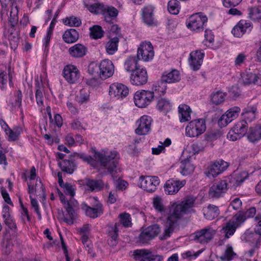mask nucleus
I'll use <instances>...</instances> for the list:
<instances>
[{"label": "nucleus", "mask_w": 261, "mask_h": 261, "mask_svg": "<svg viewBox=\"0 0 261 261\" xmlns=\"http://www.w3.org/2000/svg\"><path fill=\"white\" fill-rule=\"evenodd\" d=\"M195 198L187 197L181 201L170 203L166 221L164 224L163 231L160 234L161 240L170 238L173 232L178 228L179 221L184 215L193 213Z\"/></svg>", "instance_id": "obj_1"}, {"label": "nucleus", "mask_w": 261, "mask_h": 261, "mask_svg": "<svg viewBox=\"0 0 261 261\" xmlns=\"http://www.w3.org/2000/svg\"><path fill=\"white\" fill-rule=\"evenodd\" d=\"M94 156L99 162L100 166L107 169L113 177L119 171L117 166L120 157L117 151L102 150L101 152H95Z\"/></svg>", "instance_id": "obj_2"}, {"label": "nucleus", "mask_w": 261, "mask_h": 261, "mask_svg": "<svg viewBox=\"0 0 261 261\" xmlns=\"http://www.w3.org/2000/svg\"><path fill=\"white\" fill-rule=\"evenodd\" d=\"M58 195L61 202L64 204L66 208V213L64 215V221L68 224L71 225L73 223L74 220L76 218V214L73 209L77 204V202L74 199H71L70 202L65 198L63 193L57 189Z\"/></svg>", "instance_id": "obj_3"}, {"label": "nucleus", "mask_w": 261, "mask_h": 261, "mask_svg": "<svg viewBox=\"0 0 261 261\" xmlns=\"http://www.w3.org/2000/svg\"><path fill=\"white\" fill-rule=\"evenodd\" d=\"M207 17L202 12L191 15L186 21V26L191 31L199 32L203 31L207 22Z\"/></svg>", "instance_id": "obj_4"}, {"label": "nucleus", "mask_w": 261, "mask_h": 261, "mask_svg": "<svg viewBox=\"0 0 261 261\" xmlns=\"http://www.w3.org/2000/svg\"><path fill=\"white\" fill-rule=\"evenodd\" d=\"M206 124L203 119H197L189 122L185 128V135L189 138L198 137L206 130Z\"/></svg>", "instance_id": "obj_5"}, {"label": "nucleus", "mask_w": 261, "mask_h": 261, "mask_svg": "<svg viewBox=\"0 0 261 261\" xmlns=\"http://www.w3.org/2000/svg\"><path fill=\"white\" fill-rule=\"evenodd\" d=\"M160 183L158 176L141 175L139 177L138 187L148 193H153L156 191Z\"/></svg>", "instance_id": "obj_6"}, {"label": "nucleus", "mask_w": 261, "mask_h": 261, "mask_svg": "<svg viewBox=\"0 0 261 261\" xmlns=\"http://www.w3.org/2000/svg\"><path fill=\"white\" fill-rule=\"evenodd\" d=\"M154 99L153 92L150 90H140L134 94V102L136 106L144 108L149 106Z\"/></svg>", "instance_id": "obj_7"}, {"label": "nucleus", "mask_w": 261, "mask_h": 261, "mask_svg": "<svg viewBox=\"0 0 261 261\" xmlns=\"http://www.w3.org/2000/svg\"><path fill=\"white\" fill-rule=\"evenodd\" d=\"M129 93L128 87L122 83H114L109 86V95L112 99L121 101L129 95Z\"/></svg>", "instance_id": "obj_8"}, {"label": "nucleus", "mask_w": 261, "mask_h": 261, "mask_svg": "<svg viewBox=\"0 0 261 261\" xmlns=\"http://www.w3.org/2000/svg\"><path fill=\"white\" fill-rule=\"evenodd\" d=\"M245 221V218L241 214H236L223 227L221 231L225 234L226 238H229L235 232L236 229Z\"/></svg>", "instance_id": "obj_9"}, {"label": "nucleus", "mask_w": 261, "mask_h": 261, "mask_svg": "<svg viewBox=\"0 0 261 261\" xmlns=\"http://www.w3.org/2000/svg\"><path fill=\"white\" fill-rule=\"evenodd\" d=\"M137 58L144 62L151 61L154 56L153 47L149 41H143L139 45L137 49Z\"/></svg>", "instance_id": "obj_10"}, {"label": "nucleus", "mask_w": 261, "mask_h": 261, "mask_svg": "<svg viewBox=\"0 0 261 261\" xmlns=\"http://www.w3.org/2000/svg\"><path fill=\"white\" fill-rule=\"evenodd\" d=\"M2 12L7 11L10 8L9 21L12 24L16 23L18 19V10L15 0H0Z\"/></svg>", "instance_id": "obj_11"}, {"label": "nucleus", "mask_w": 261, "mask_h": 261, "mask_svg": "<svg viewBox=\"0 0 261 261\" xmlns=\"http://www.w3.org/2000/svg\"><path fill=\"white\" fill-rule=\"evenodd\" d=\"M151 118L147 115L141 116L137 121V128L135 132L138 135H146L149 133L151 129L152 123Z\"/></svg>", "instance_id": "obj_12"}, {"label": "nucleus", "mask_w": 261, "mask_h": 261, "mask_svg": "<svg viewBox=\"0 0 261 261\" xmlns=\"http://www.w3.org/2000/svg\"><path fill=\"white\" fill-rule=\"evenodd\" d=\"M95 203L93 205V207H90L86 203L82 204V209L84 211L86 216L92 218H95L103 213V210L102 204L97 200V198H92Z\"/></svg>", "instance_id": "obj_13"}, {"label": "nucleus", "mask_w": 261, "mask_h": 261, "mask_svg": "<svg viewBox=\"0 0 261 261\" xmlns=\"http://www.w3.org/2000/svg\"><path fill=\"white\" fill-rule=\"evenodd\" d=\"M253 29V24L249 21L241 20L232 28L231 33L237 38L242 37L245 34L249 33Z\"/></svg>", "instance_id": "obj_14"}, {"label": "nucleus", "mask_w": 261, "mask_h": 261, "mask_svg": "<svg viewBox=\"0 0 261 261\" xmlns=\"http://www.w3.org/2000/svg\"><path fill=\"white\" fill-rule=\"evenodd\" d=\"M228 167L227 162L223 160H219L211 164L205 171L209 178L214 177L224 171Z\"/></svg>", "instance_id": "obj_15"}, {"label": "nucleus", "mask_w": 261, "mask_h": 261, "mask_svg": "<svg viewBox=\"0 0 261 261\" xmlns=\"http://www.w3.org/2000/svg\"><path fill=\"white\" fill-rule=\"evenodd\" d=\"M63 75L67 82L70 84H74L79 79L80 72L76 66L68 64L64 67Z\"/></svg>", "instance_id": "obj_16"}, {"label": "nucleus", "mask_w": 261, "mask_h": 261, "mask_svg": "<svg viewBox=\"0 0 261 261\" xmlns=\"http://www.w3.org/2000/svg\"><path fill=\"white\" fill-rule=\"evenodd\" d=\"M148 74L145 68L141 67L132 73L130 76V82L133 85L141 86L146 84Z\"/></svg>", "instance_id": "obj_17"}, {"label": "nucleus", "mask_w": 261, "mask_h": 261, "mask_svg": "<svg viewBox=\"0 0 261 261\" xmlns=\"http://www.w3.org/2000/svg\"><path fill=\"white\" fill-rule=\"evenodd\" d=\"M160 231V226L158 224L149 226L141 232L139 238V241L146 243L155 237Z\"/></svg>", "instance_id": "obj_18"}, {"label": "nucleus", "mask_w": 261, "mask_h": 261, "mask_svg": "<svg viewBox=\"0 0 261 261\" xmlns=\"http://www.w3.org/2000/svg\"><path fill=\"white\" fill-rule=\"evenodd\" d=\"M204 53L202 50L192 51L189 58V64L191 69L194 71L199 70L202 64Z\"/></svg>", "instance_id": "obj_19"}, {"label": "nucleus", "mask_w": 261, "mask_h": 261, "mask_svg": "<svg viewBox=\"0 0 261 261\" xmlns=\"http://www.w3.org/2000/svg\"><path fill=\"white\" fill-rule=\"evenodd\" d=\"M240 111V108L238 107H233L229 109L219 119L218 121L219 125L221 127L226 126L237 118Z\"/></svg>", "instance_id": "obj_20"}, {"label": "nucleus", "mask_w": 261, "mask_h": 261, "mask_svg": "<svg viewBox=\"0 0 261 261\" xmlns=\"http://www.w3.org/2000/svg\"><path fill=\"white\" fill-rule=\"evenodd\" d=\"M101 78L107 79L112 76L115 70L113 62L108 59L101 61L98 66Z\"/></svg>", "instance_id": "obj_21"}, {"label": "nucleus", "mask_w": 261, "mask_h": 261, "mask_svg": "<svg viewBox=\"0 0 261 261\" xmlns=\"http://www.w3.org/2000/svg\"><path fill=\"white\" fill-rule=\"evenodd\" d=\"M216 231L214 229L207 227L196 232L194 233V240L198 242L205 244L210 241L215 234Z\"/></svg>", "instance_id": "obj_22"}, {"label": "nucleus", "mask_w": 261, "mask_h": 261, "mask_svg": "<svg viewBox=\"0 0 261 261\" xmlns=\"http://www.w3.org/2000/svg\"><path fill=\"white\" fill-rule=\"evenodd\" d=\"M227 187L224 180L214 184L209 190V196L213 198H218L226 193Z\"/></svg>", "instance_id": "obj_23"}, {"label": "nucleus", "mask_w": 261, "mask_h": 261, "mask_svg": "<svg viewBox=\"0 0 261 261\" xmlns=\"http://www.w3.org/2000/svg\"><path fill=\"white\" fill-rule=\"evenodd\" d=\"M186 184V181L174 180L170 179L166 181L164 186V190L168 195H173L177 193L179 190Z\"/></svg>", "instance_id": "obj_24"}, {"label": "nucleus", "mask_w": 261, "mask_h": 261, "mask_svg": "<svg viewBox=\"0 0 261 261\" xmlns=\"http://www.w3.org/2000/svg\"><path fill=\"white\" fill-rule=\"evenodd\" d=\"M192 158L187 156H184L182 154L180 158V173L184 176L192 174L195 169V166L191 163Z\"/></svg>", "instance_id": "obj_25"}, {"label": "nucleus", "mask_w": 261, "mask_h": 261, "mask_svg": "<svg viewBox=\"0 0 261 261\" xmlns=\"http://www.w3.org/2000/svg\"><path fill=\"white\" fill-rule=\"evenodd\" d=\"M87 47L81 43H77L71 46L68 50V54L73 58H81L87 53Z\"/></svg>", "instance_id": "obj_26"}, {"label": "nucleus", "mask_w": 261, "mask_h": 261, "mask_svg": "<svg viewBox=\"0 0 261 261\" xmlns=\"http://www.w3.org/2000/svg\"><path fill=\"white\" fill-rule=\"evenodd\" d=\"M57 176L59 185L62 188L63 192L67 196H69L71 198H73L75 194V186L68 182L64 183L62 179V173L61 172H58Z\"/></svg>", "instance_id": "obj_27"}, {"label": "nucleus", "mask_w": 261, "mask_h": 261, "mask_svg": "<svg viewBox=\"0 0 261 261\" xmlns=\"http://www.w3.org/2000/svg\"><path fill=\"white\" fill-rule=\"evenodd\" d=\"M161 80L166 84L176 83L180 81V74L176 69L166 71L163 73Z\"/></svg>", "instance_id": "obj_28"}, {"label": "nucleus", "mask_w": 261, "mask_h": 261, "mask_svg": "<svg viewBox=\"0 0 261 261\" xmlns=\"http://www.w3.org/2000/svg\"><path fill=\"white\" fill-rule=\"evenodd\" d=\"M204 147L201 143H195L187 146L182 151L184 156L192 157L204 150Z\"/></svg>", "instance_id": "obj_29"}, {"label": "nucleus", "mask_w": 261, "mask_h": 261, "mask_svg": "<svg viewBox=\"0 0 261 261\" xmlns=\"http://www.w3.org/2000/svg\"><path fill=\"white\" fill-rule=\"evenodd\" d=\"M179 119L180 122L189 121L191 119L192 110L190 107L186 104H180L178 107Z\"/></svg>", "instance_id": "obj_30"}, {"label": "nucleus", "mask_w": 261, "mask_h": 261, "mask_svg": "<svg viewBox=\"0 0 261 261\" xmlns=\"http://www.w3.org/2000/svg\"><path fill=\"white\" fill-rule=\"evenodd\" d=\"M247 137L249 141L254 143L261 140V125L250 127Z\"/></svg>", "instance_id": "obj_31"}, {"label": "nucleus", "mask_w": 261, "mask_h": 261, "mask_svg": "<svg viewBox=\"0 0 261 261\" xmlns=\"http://www.w3.org/2000/svg\"><path fill=\"white\" fill-rule=\"evenodd\" d=\"M84 4L91 13L94 14L98 13L103 9V5L98 3V0H84Z\"/></svg>", "instance_id": "obj_32"}, {"label": "nucleus", "mask_w": 261, "mask_h": 261, "mask_svg": "<svg viewBox=\"0 0 261 261\" xmlns=\"http://www.w3.org/2000/svg\"><path fill=\"white\" fill-rule=\"evenodd\" d=\"M140 67L138 65V60L135 56L127 58L124 62V68L128 72L133 73Z\"/></svg>", "instance_id": "obj_33"}, {"label": "nucleus", "mask_w": 261, "mask_h": 261, "mask_svg": "<svg viewBox=\"0 0 261 261\" xmlns=\"http://www.w3.org/2000/svg\"><path fill=\"white\" fill-rule=\"evenodd\" d=\"M119 39L115 37L110 38L105 44L106 53L110 55H113L118 50Z\"/></svg>", "instance_id": "obj_34"}, {"label": "nucleus", "mask_w": 261, "mask_h": 261, "mask_svg": "<svg viewBox=\"0 0 261 261\" xmlns=\"http://www.w3.org/2000/svg\"><path fill=\"white\" fill-rule=\"evenodd\" d=\"M242 79L245 84H254L258 86H261L260 84L258 83L259 79L258 73L247 72L243 73Z\"/></svg>", "instance_id": "obj_35"}, {"label": "nucleus", "mask_w": 261, "mask_h": 261, "mask_svg": "<svg viewBox=\"0 0 261 261\" xmlns=\"http://www.w3.org/2000/svg\"><path fill=\"white\" fill-rule=\"evenodd\" d=\"M153 7L152 6H147L142 10V17L144 22L150 25L153 23Z\"/></svg>", "instance_id": "obj_36"}, {"label": "nucleus", "mask_w": 261, "mask_h": 261, "mask_svg": "<svg viewBox=\"0 0 261 261\" xmlns=\"http://www.w3.org/2000/svg\"><path fill=\"white\" fill-rule=\"evenodd\" d=\"M78 32L75 29H69L66 31L63 35V40L67 43H73L79 39Z\"/></svg>", "instance_id": "obj_37"}, {"label": "nucleus", "mask_w": 261, "mask_h": 261, "mask_svg": "<svg viewBox=\"0 0 261 261\" xmlns=\"http://www.w3.org/2000/svg\"><path fill=\"white\" fill-rule=\"evenodd\" d=\"M172 103L170 100L166 98L159 99L156 103V108L160 112L167 113L171 110Z\"/></svg>", "instance_id": "obj_38"}, {"label": "nucleus", "mask_w": 261, "mask_h": 261, "mask_svg": "<svg viewBox=\"0 0 261 261\" xmlns=\"http://www.w3.org/2000/svg\"><path fill=\"white\" fill-rule=\"evenodd\" d=\"M166 89V84L161 80V81H158L152 85L151 92H153L154 96L155 94L158 96H162L165 94Z\"/></svg>", "instance_id": "obj_39"}, {"label": "nucleus", "mask_w": 261, "mask_h": 261, "mask_svg": "<svg viewBox=\"0 0 261 261\" xmlns=\"http://www.w3.org/2000/svg\"><path fill=\"white\" fill-rule=\"evenodd\" d=\"M22 133V128L18 126L14 127L13 129L9 128L6 132L8 140L9 141H14L17 140L20 134Z\"/></svg>", "instance_id": "obj_40"}, {"label": "nucleus", "mask_w": 261, "mask_h": 261, "mask_svg": "<svg viewBox=\"0 0 261 261\" xmlns=\"http://www.w3.org/2000/svg\"><path fill=\"white\" fill-rule=\"evenodd\" d=\"M220 214L218 207L214 205H210L204 212V215L206 219L212 220L217 217Z\"/></svg>", "instance_id": "obj_41"}, {"label": "nucleus", "mask_w": 261, "mask_h": 261, "mask_svg": "<svg viewBox=\"0 0 261 261\" xmlns=\"http://www.w3.org/2000/svg\"><path fill=\"white\" fill-rule=\"evenodd\" d=\"M134 253L139 261H150L152 252L146 249H138L135 250Z\"/></svg>", "instance_id": "obj_42"}, {"label": "nucleus", "mask_w": 261, "mask_h": 261, "mask_svg": "<svg viewBox=\"0 0 261 261\" xmlns=\"http://www.w3.org/2000/svg\"><path fill=\"white\" fill-rule=\"evenodd\" d=\"M226 97V94L222 91H218L214 92L211 95V101L215 105H219L223 103Z\"/></svg>", "instance_id": "obj_43"}, {"label": "nucleus", "mask_w": 261, "mask_h": 261, "mask_svg": "<svg viewBox=\"0 0 261 261\" xmlns=\"http://www.w3.org/2000/svg\"><path fill=\"white\" fill-rule=\"evenodd\" d=\"M87 189L91 191H100L103 187V183L101 180H88L86 181Z\"/></svg>", "instance_id": "obj_44"}, {"label": "nucleus", "mask_w": 261, "mask_h": 261, "mask_svg": "<svg viewBox=\"0 0 261 261\" xmlns=\"http://www.w3.org/2000/svg\"><path fill=\"white\" fill-rule=\"evenodd\" d=\"M28 189H29V193L30 194V198L31 204L33 207L34 208V210H37L39 209V205L37 201L33 197V195L35 193L37 194L38 193V191L39 189H37L36 187H34L33 186L31 185V182L30 181L28 182Z\"/></svg>", "instance_id": "obj_45"}, {"label": "nucleus", "mask_w": 261, "mask_h": 261, "mask_svg": "<svg viewBox=\"0 0 261 261\" xmlns=\"http://www.w3.org/2000/svg\"><path fill=\"white\" fill-rule=\"evenodd\" d=\"M248 126L245 120H241L237 122L232 127L237 132V134L240 135L242 137L246 134Z\"/></svg>", "instance_id": "obj_46"}, {"label": "nucleus", "mask_w": 261, "mask_h": 261, "mask_svg": "<svg viewBox=\"0 0 261 261\" xmlns=\"http://www.w3.org/2000/svg\"><path fill=\"white\" fill-rule=\"evenodd\" d=\"M256 109L254 107H248L244 109L242 115L244 119L251 122L256 117Z\"/></svg>", "instance_id": "obj_47"}, {"label": "nucleus", "mask_w": 261, "mask_h": 261, "mask_svg": "<svg viewBox=\"0 0 261 261\" xmlns=\"http://www.w3.org/2000/svg\"><path fill=\"white\" fill-rule=\"evenodd\" d=\"M105 19L107 22H110L111 21L110 18L112 17H116L118 14V11L115 8L113 7H108L103 8Z\"/></svg>", "instance_id": "obj_48"}, {"label": "nucleus", "mask_w": 261, "mask_h": 261, "mask_svg": "<svg viewBox=\"0 0 261 261\" xmlns=\"http://www.w3.org/2000/svg\"><path fill=\"white\" fill-rule=\"evenodd\" d=\"M249 16L253 20H261V6L250 8L249 9Z\"/></svg>", "instance_id": "obj_49"}, {"label": "nucleus", "mask_w": 261, "mask_h": 261, "mask_svg": "<svg viewBox=\"0 0 261 261\" xmlns=\"http://www.w3.org/2000/svg\"><path fill=\"white\" fill-rule=\"evenodd\" d=\"M76 101L80 104L87 103L89 100V92L86 89H82L76 95Z\"/></svg>", "instance_id": "obj_50"}, {"label": "nucleus", "mask_w": 261, "mask_h": 261, "mask_svg": "<svg viewBox=\"0 0 261 261\" xmlns=\"http://www.w3.org/2000/svg\"><path fill=\"white\" fill-rule=\"evenodd\" d=\"M180 9L179 3L177 0H170L168 4V10L171 14H177Z\"/></svg>", "instance_id": "obj_51"}, {"label": "nucleus", "mask_w": 261, "mask_h": 261, "mask_svg": "<svg viewBox=\"0 0 261 261\" xmlns=\"http://www.w3.org/2000/svg\"><path fill=\"white\" fill-rule=\"evenodd\" d=\"M120 223L125 227H130L132 225L130 215L126 213H121L119 215Z\"/></svg>", "instance_id": "obj_52"}, {"label": "nucleus", "mask_w": 261, "mask_h": 261, "mask_svg": "<svg viewBox=\"0 0 261 261\" xmlns=\"http://www.w3.org/2000/svg\"><path fill=\"white\" fill-rule=\"evenodd\" d=\"M63 22L64 24L70 27H77L82 23L80 19L74 16L66 18L63 20Z\"/></svg>", "instance_id": "obj_53"}, {"label": "nucleus", "mask_w": 261, "mask_h": 261, "mask_svg": "<svg viewBox=\"0 0 261 261\" xmlns=\"http://www.w3.org/2000/svg\"><path fill=\"white\" fill-rule=\"evenodd\" d=\"M53 35V29L51 27L47 30L46 34L43 39L42 47L45 52H48L49 48V43Z\"/></svg>", "instance_id": "obj_54"}, {"label": "nucleus", "mask_w": 261, "mask_h": 261, "mask_svg": "<svg viewBox=\"0 0 261 261\" xmlns=\"http://www.w3.org/2000/svg\"><path fill=\"white\" fill-rule=\"evenodd\" d=\"M171 143V141L170 139L167 138L163 142H160V145L157 147L152 148V153L153 154L158 155L162 152L165 147L169 146Z\"/></svg>", "instance_id": "obj_55"}, {"label": "nucleus", "mask_w": 261, "mask_h": 261, "mask_svg": "<svg viewBox=\"0 0 261 261\" xmlns=\"http://www.w3.org/2000/svg\"><path fill=\"white\" fill-rule=\"evenodd\" d=\"M59 165L63 171L71 174L73 171V164L67 160L59 162Z\"/></svg>", "instance_id": "obj_56"}, {"label": "nucleus", "mask_w": 261, "mask_h": 261, "mask_svg": "<svg viewBox=\"0 0 261 261\" xmlns=\"http://www.w3.org/2000/svg\"><path fill=\"white\" fill-rule=\"evenodd\" d=\"M236 255V254L234 252L232 246L227 245L224 254L221 258L224 260L229 261L232 259Z\"/></svg>", "instance_id": "obj_57"}, {"label": "nucleus", "mask_w": 261, "mask_h": 261, "mask_svg": "<svg viewBox=\"0 0 261 261\" xmlns=\"http://www.w3.org/2000/svg\"><path fill=\"white\" fill-rule=\"evenodd\" d=\"M91 36L95 39L101 38L103 35L101 28L98 25H95L90 28Z\"/></svg>", "instance_id": "obj_58"}, {"label": "nucleus", "mask_w": 261, "mask_h": 261, "mask_svg": "<svg viewBox=\"0 0 261 261\" xmlns=\"http://www.w3.org/2000/svg\"><path fill=\"white\" fill-rule=\"evenodd\" d=\"M224 181L226 182V186L228 189L230 188L234 190L237 187L240 186L239 183L234 177L233 174L224 179Z\"/></svg>", "instance_id": "obj_59"}, {"label": "nucleus", "mask_w": 261, "mask_h": 261, "mask_svg": "<svg viewBox=\"0 0 261 261\" xmlns=\"http://www.w3.org/2000/svg\"><path fill=\"white\" fill-rule=\"evenodd\" d=\"M232 174L240 185L248 177V173L244 171H236Z\"/></svg>", "instance_id": "obj_60"}, {"label": "nucleus", "mask_w": 261, "mask_h": 261, "mask_svg": "<svg viewBox=\"0 0 261 261\" xmlns=\"http://www.w3.org/2000/svg\"><path fill=\"white\" fill-rule=\"evenodd\" d=\"M153 204L154 208L160 213H165V209L163 204L162 200L159 197L154 198Z\"/></svg>", "instance_id": "obj_61"}, {"label": "nucleus", "mask_w": 261, "mask_h": 261, "mask_svg": "<svg viewBox=\"0 0 261 261\" xmlns=\"http://www.w3.org/2000/svg\"><path fill=\"white\" fill-rule=\"evenodd\" d=\"M82 241L83 244L87 248L88 253L90 254L91 256H94V253L92 248L91 244L88 241V236L87 234H84L82 237Z\"/></svg>", "instance_id": "obj_62"}, {"label": "nucleus", "mask_w": 261, "mask_h": 261, "mask_svg": "<svg viewBox=\"0 0 261 261\" xmlns=\"http://www.w3.org/2000/svg\"><path fill=\"white\" fill-rule=\"evenodd\" d=\"M77 156L82 159L83 161L90 164L92 166L96 167V162L91 156H88L84 153H79L77 154Z\"/></svg>", "instance_id": "obj_63"}, {"label": "nucleus", "mask_w": 261, "mask_h": 261, "mask_svg": "<svg viewBox=\"0 0 261 261\" xmlns=\"http://www.w3.org/2000/svg\"><path fill=\"white\" fill-rule=\"evenodd\" d=\"M201 253V251H198L195 253L191 251H188L183 253L181 255L183 258L191 260L196 258Z\"/></svg>", "instance_id": "obj_64"}]
</instances>
